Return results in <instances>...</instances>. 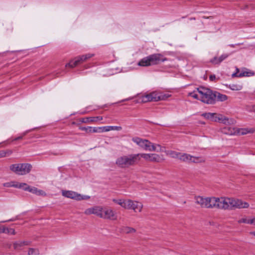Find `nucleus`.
Instances as JSON below:
<instances>
[{
  "mask_svg": "<svg viewBox=\"0 0 255 255\" xmlns=\"http://www.w3.org/2000/svg\"><path fill=\"white\" fill-rule=\"evenodd\" d=\"M198 93L200 94L201 101L207 104H214L215 103L216 95L214 92L210 89L201 86L197 89Z\"/></svg>",
  "mask_w": 255,
  "mask_h": 255,
  "instance_id": "f257e3e1",
  "label": "nucleus"
},
{
  "mask_svg": "<svg viewBox=\"0 0 255 255\" xmlns=\"http://www.w3.org/2000/svg\"><path fill=\"white\" fill-rule=\"evenodd\" d=\"M135 154H131L119 157L117 159L116 163L121 168H126L137 164Z\"/></svg>",
  "mask_w": 255,
  "mask_h": 255,
  "instance_id": "f03ea898",
  "label": "nucleus"
},
{
  "mask_svg": "<svg viewBox=\"0 0 255 255\" xmlns=\"http://www.w3.org/2000/svg\"><path fill=\"white\" fill-rule=\"evenodd\" d=\"M10 169L18 175H25L30 172L32 166L29 163H17L11 164Z\"/></svg>",
  "mask_w": 255,
  "mask_h": 255,
  "instance_id": "7ed1b4c3",
  "label": "nucleus"
},
{
  "mask_svg": "<svg viewBox=\"0 0 255 255\" xmlns=\"http://www.w3.org/2000/svg\"><path fill=\"white\" fill-rule=\"evenodd\" d=\"M217 202L216 197L203 198L198 196L196 198V203L202 208H215V203Z\"/></svg>",
  "mask_w": 255,
  "mask_h": 255,
  "instance_id": "20e7f679",
  "label": "nucleus"
},
{
  "mask_svg": "<svg viewBox=\"0 0 255 255\" xmlns=\"http://www.w3.org/2000/svg\"><path fill=\"white\" fill-rule=\"evenodd\" d=\"M217 202L215 203V208L220 209H232L233 198H216Z\"/></svg>",
  "mask_w": 255,
  "mask_h": 255,
  "instance_id": "39448f33",
  "label": "nucleus"
},
{
  "mask_svg": "<svg viewBox=\"0 0 255 255\" xmlns=\"http://www.w3.org/2000/svg\"><path fill=\"white\" fill-rule=\"evenodd\" d=\"M93 56V54L88 53L85 55L77 56L75 57L74 59L71 60L69 63H67L65 65V67H69L71 68L75 67L77 65L82 63L86 60L90 58Z\"/></svg>",
  "mask_w": 255,
  "mask_h": 255,
  "instance_id": "423d86ee",
  "label": "nucleus"
},
{
  "mask_svg": "<svg viewBox=\"0 0 255 255\" xmlns=\"http://www.w3.org/2000/svg\"><path fill=\"white\" fill-rule=\"evenodd\" d=\"M147 56L150 66L156 65L160 62H164L167 60L166 57H164L162 54L160 53L153 54Z\"/></svg>",
  "mask_w": 255,
  "mask_h": 255,
  "instance_id": "0eeeda50",
  "label": "nucleus"
},
{
  "mask_svg": "<svg viewBox=\"0 0 255 255\" xmlns=\"http://www.w3.org/2000/svg\"><path fill=\"white\" fill-rule=\"evenodd\" d=\"M143 208V205L137 201H133L130 199L127 200V204L126 209L133 210L135 212H141Z\"/></svg>",
  "mask_w": 255,
  "mask_h": 255,
  "instance_id": "6e6552de",
  "label": "nucleus"
},
{
  "mask_svg": "<svg viewBox=\"0 0 255 255\" xmlns=\"http://www.w3.org/2000/svg\"><path fill=\"white\" fill-rule=\"evenodd\" d=\"M140 100L142 103H146L151 101H158L162 100L163 98L161 96L157 95L155 92H152L149 94L142 95L140 98Z\"/></svg>",
  "mask_w": 255,
  "mask_h": 255,
  "instance_id": "1a4fd4ad",
  "label": "nucleus"
},
{
  "mask_svg": "<svg viewBox=\"0 0 255 255\" xmlns=\"http://www.w3.org/2000/svg\"><path fill=\"white\" fill-rule=\"evenodd\" d=\"M132 141L142 148L144 150H150L151 142L149 140L138 137H134L132 138Z\"/></svg>",
  "mask_w": 255,
  "mask_h": 255,
  "instance_id": "9d476101",
  "label": "nucleus"
},
{
  "mask_svg": "<svg viewBox=\"0 0 255 255\" xmlns=\"http://www.w3.org/2000/svg\"><path fill=\"white\" fill-rule=\"evenodd\" d=\"M202 116L206 119L211 120V121H218L225 124H226V121L228 120V119L223 118L222 116H221V117H217V115L215 113H205L202 114Z\"/></svg>",
  "mask_w": 255,
  "mask_h": 255,
  "instance_id": "9b49d317",
  "label": "nucleus"
},
{
  "mask_svg": "<svg viewBox=\"0 0 255 255\" xmlns=\"http://www.w3.org/2000/svg\"><path fill=\"white\" fill-rule=\"evenodd\" d=\"M179 160L188 163H198L199 162V158L198 157L191 156V155L187 153H181Z\"/></svg>",
  "mask_w": 255,
  "mask_h": 255,
  "instance_id": "f8f14e48",
  "label": "nucleus"
},
{
  "mask_svg": "<svg viewBox=\"0 0 255 255\" xmlns=\"http://www.w3.org/2000/svg\"><path fill=\"white\" fill-rule=\"evenodd\" d=\"M102 210L103 208L101 207L95 206L87 209L84 213L86 215L95 214L101 218L102 216Z\"/></svg>",
  "mask_w": 255,
  "mask_h": 255,
  "instance_id": "ddd939ff",
  "label": "nucleus"
},
{
  "mask_svg": "<svg viewBox=\"0 0 255 255\" xmlns=\"http://www.w3.org/2000/svg\"><path fill=\"white\" fill-rule=\"evenodd\" d=\"M62 194L65 197L75 199L78 201H80L81 199V194L72 191L63 190L62 192Z\"/></svg>",
  "mask_w": 255,
  "mask_h": 255,
  "instance_id": "4468645a",
  "label": "nucleus"
},
{
  "mask_svg": "<svg viewBox=\"0 0 255 255\" xmlns=\"http://www.w3.org/2000/svg\"><path fill=\"white\" fill-rule=\"evenodd\" d=\"M249 207V204L246 202H243L240 199H235L233 198L232 209L233 208L242 209L247 208Z\"/></svg>",
  "mask_w": 255,
  "mask_h": 255,
  "instance_id": "2eb2a0df",
  "label": "nucleus"
},
{
  "mask_svg": "<svg viewBox=\"0 0 255 255\" xmlns=\"http://www.w3.org/2000/svg\"><path fill=\"white\" fill-rule=\"evenodd\" d=\"M101 218L104 219L115 220L117 219V216L116 213L112 209H106L102 211V216Z\"/></svg>",
  "mask_w": 255,
  "mask_h": 255,
  "instance_id": "dca6fc26",
  "label": "nucleus"
},
{
  "mask_svg": "<svg viewBox=\"0 0 255 255\" xmlns=\"http://www.w3.org/2000/svg\"><path fill=\"white\" fill-rule=\"evenodd\" d=\"M237 72L234 73L232 74V77H242L244 76L246 77H250L253 76L254 75V73L252 72L251 71H244L241 73H239V70L238 68H237Z\"/></svg>",
  "mask_w": 255,
  "mask_h": 255,
  "instance_id": "f3484780",
  "label": "nucleus"
},
{
  "mask_svg": "<svg viewBox=\"0 0 255 255\" xmlns=\"http://www.w3.org/2000/svg\"><path fill=\"white\" fill-rule=\"evenodd\" d=\"M103 120V117L101 116L93 117H86L80 119V122L83 123H87L90 122H96L99 121Z\"/></svg>",
  "mask_w": 255,
  "mask_h": 255,
  "instance_id": "a211bd4d",
  "label": "nucleus"
},
{
  "mask_svg": "<svg viewBox=\"0 0 255 255\" xmlns=\"http://www.w3.org/2000/svg\"><path fill=\"white\" fill-rule=\"evenodd\" d=\"M119 232L122 234H131L135 233L136 230L131 227L122 226L119 228Z\"/></svg>",
  "mask_w": 255,
  "mask_h": 255,
  "instance_id": "6ab92c4d",
  "label": "nucleus"
},
{
  "mask_svg": "<svg viewBox=\"0 0 255 255\" xmlns=\"http://www.w3.org/2000/svg\"><path fill=\"white\" fill-rule=\"evenodd\" d=\"M135 156H136V164L138 163L141 158H143L145 160L150 161V153H137L135 154Z\"/></svg>",
  "mask_w": 255,
  "mask_h": 255,
  "instance_id": "aec40b11",
  "label": "nucleus"
},
{
  "mask_svg": "<svg viewBox=\"0 0 255 255\" xmlns=\"http://www.w3.org/2000/svg\"><path fill=\"white\" fill-rule=\"evenodd\" d=\"M150 161L154 162H161L164 160V158L159 155L155 153H150Z\"/></svg>",
  "mask_w": 255,
  "mask_h": 255,
  "instance_id": "412c9836",
  "label": "nucleus"
},
{
  "mask_svg": "<svg viewBox=\"0 0 255 255\" xmlns=\"http://www.w3.org/2000/svg\"><path fill=\"white\" fill-rule=\"evenodd\" d=\"M25 191H29L32 193L38 195H40L42 194V193L43 192L42 190H38L37 188L34 187H30L28 186L25 188Z\"/></svg>",
  "mask_w": 255,
  "mask_h": 255,
  "instance_id": "4be33fe9",
  "label": "nucleus"
},
{
  "mask_svg": "<svg viewBox=\"0 0 255 255\" xmlns=\"http://www.w3.org/2000/svg\"><path fill=\"white\" fill-rule=\"evenodd\" d=\"M214 94L216 95L215 102L218 101H225L227 99V96L225 95L222 94L218 92L215 91Z\"/></svg>",
  "mask_w": 255,
  "mask_h": 255,
  "instance_id": "5701e85b",
  "label": "nucleus"
},
{
  "mask_svg": "<svg viewBox=\"0 0 255 255\" xmlns=\"http://www.w3.org/2000/svg\"><path fill=\"white\" fill-rule=\"evenodd\" d=\"M113 201L114 203L120 205L122 207H123L126 209V208L127 206V200L122 199H113Z\"/></svg>",
  "mask_w": 255,
  "mask_h": 255,
  "instance_id": "b1692460",
  "label": "nucleus"
},
{
  "mask_svg": "<svg viewBox=\"0 0 255 255\" xmlns=\"http://www.w3.org/2000/svg\"><path fill=\"white\" fill-rule=\"evenodd\" d=\"M105 127H94L92 128L89 127V132H106L105 130Z\"/></svg>",
  "mask_w": 255,
  "mask_h": 255,
  "instance_id": "393cba45",
  "label": "nucleus"
},
{
  "mask_svg": "<svg viewBox=\"0 0 255 255\" xmlns=\"http://www.w3.org/2000/svg\"><path fill=\"white\" fill-rule=\"evenodd\" d=\"M137 65L139 66H149L150 63L149 62L148 56L143 58L139 61Z\"/></svg>",
  "mask_w": 255,
  "mask_h": 255,
  "instance_id": "a878e982",
  "label": "nucleus"
},
{
  "mask_svg": "<svg viewBox=\"0 0 255 255\" xmlns=\"http://www.w3.org/2000/svg\"><path fill=\"white\" fill-rule=\"evenodd\" d=\"M27 245L25 242H17L13 244V247L15 250H20L21 247Z\"/></svg>",
  "mask_w": 255,
  "mask_h": 255,
  "instance_id": "bb28decb",
  "label": "nucleus"
},
{
  "mask_svg": "<svg viewBox=\"0 0 255 255\" xmlns=\"http://www.w3.org/2000/svg\"><path fill=\"white\" fill-rule=\"evenodd\" d=\"M229 88L234 91H239L242 89L243 86L240 85L232 84L229 85Z\"/></svg>",
  "mask_w": 255,
  "mask_h": 255,
  "instance_id": "cd10ccee",
  "label": "nucleus"
},
{
  "mask_svg": "<svg viewBox=\"0 0 255 255\" xmlns=\"http://www.w3.org/2000/svg\"><path fill=\"white\" fill-rule=\"evenodd\" d=\"M239 223H245L248 224H253L254 223V219H247L246 218H242L238 221Z\"/></svg>",
  "mask_w": 255,
  "mask_h": 255,
  "instance_id": "c85d7f7f",
  "label": "nucleus"
},
{
  "mask_svg": "<svg viewBox=\"0 0 255 255\" xmlns=\"http://www.w3.org/2000/svg\"><path fill=\"white\" fill-rule=\"evenodd\" d=\"M255 131V129L254 128H242L241 129V134L242 135L246 134L248 133H253Z\"/></svg>",
  "mask_w": 255,
  "mask_h": 255,
  "instance_id": "c756f323",
  "label": "nucleus"
},
{
  "mask_svg": "<svg viewBox=\"0 0 255 255\" xmlns=\"http://www.w3.org/2000/svg\"><path fill=\"white\" fill-rule=\"evenodd\" d=\"M180 152H176L175 151H170L169 152V155L172 158H178L179 159Z\"/></svg>",
  "mask_w": 255,
  "mask_h": 255,
  "instance_id": "7c9ffc66",
  "label": "nucleus"
},
{
  "mask_svg": "<svg viewBox=\"0 0 255 255\" xmlns=\"http://www.w3.org/2000/svg\"><path fill=\"white\" fill-rule=\"evenodd\" d=\"M15 185L16 186H15V188L23 189L24 190H25V188L29 186V185L24 183H18L15 182Z\"/></svg>",
  "mask_w": 255,
  "mask_h": 255,
  "instance_id": "2f4dec72",
  "label": "nucleus"
},
{
  "mask_svg": "<svg viewBox=\"0 0 255 255\" xmlns=\"http://www.w3.org/2000/svg\"><path fill=\"white\" fill-rule=\"evenodd\" d=\"M156 147H159V150H161V146L159 144L154 145L153 143L151 142L150 150H148V151H156V150H157L158 151V150H157Z\"/></svg>",
  "mask_w": 255,
  "mask_h": 255,
  "instance_id": "473e14b6",
  "label": "nucleus"
},
{
  "mask_svg": "<svg viewBox=\"0 0 255 255\" xmlns=\"http://www.w3.org/2000/svg\"><path fill=\"white\" fill-rule=\"evenodd\" d=\"M3 186L4 187H15V186H16L15 185V182H6L4 183L3 184Z\"/></svg>",
  "mask_w": 255,
  "mask_h": 255,
  "instance_id": "72a5a7b5",
  "label": "nucleus"
},
{
  "mask_svg": "<svg viewBox=\"0 0 255 255\" xmlns=\"http://www.w3.org/2000/svg\"><path fill=\"white\" fill-rule=\"evenodd\" d=\"M27 131H25L20 134V135L12 139V141H16L23 139V137L27 134Z\"/></svg>",
  "mask_w": 255,
  "mask_h": 255,
  "instance_id": "f704fd0d",
  "label": "nucleus"
},
{
  "mask_svg": "<svg viewBox=\"0 0 255 255\" xmlns=\"http://www.w3.org/2000/svg\"><path fill=\"white\" fill-rule=\"evenodd\" d=\"M210 62L214 65H219L220 64V62L219 61V57H214L210 60Z\"/></svg>",
  "mask_w": 255,
  "mask_h": 255,
  "instance_id": "c9c22d12",
  "label": "nucleus"
},
{
  "mask_svg": "<svg viewBox=\"0 0 255 255\" xmlns=\"http://www.w3.org/2000/svg\"><path fill=\"white\" fill-rule=\"evenodd\" d=\"M229 56V54H223L221 56H220L219 57V62H220V63L223 61H224V60L227 59L228 57Z\"/></svg>",
  "mask_w": 255,
  "mask_h": 255,
  "instance_id": "e433bc0d",
  "label": "nucleus"
},
{
  "mask_svg": "<svg viewBox=\"0 0 255 255\" xmlns=\"http://www.w3.org/2000/svg\"><path fill=\"white\" fill-rule=\"evenodd\" d=\"M5 234H10V235H15V232L13 229L7 228V230L6 231Z\"/></svg>",
  "mask_w": 255,
  "mask_h": 255,
  "instance_id": "4c0bfd02",
  "label": "nucleus"
},
{
  "mask_svg": "<svg viewBox=\"0 0 255 255\" xmlns=\"http://www.w3.org/2000/svg\"><path fill=\"white\" fill-rule=\"evenodd\" d=\"M36 250L32 249V248H30L28 250V255H34L36 254Z\"/></svg>",
  "mask_w": 255,
  "mask_h": 255,
  "instance_id": "58836bf2",
  "label": "nucleus"
},
{
  "mask_svg": "<svg viewBox=\"0 0 255 255\" xmlns=\"http://www.w3.org/2000/svg\"><path fill=\"white\" fill-rule=\"evenodd\" d=\"M105 130L109 131L110 130H114V126H105Z\"/></svg>",
  "mask_w": 255,
  "mask_h": 255,
  "instance_id": "ea45409f",
  "label": "nucleus"
},
{
  "mask_svg": "<svg viewBox=\"0 0 255 255\" xmlns=\"http://www.w3.org/2000/svg\"><path fill=\"white\" fill-rule=\"evenodd\" d=\"M7 230V228L3 227L0 228V233H5L6 231Z\"/></svg>",
  "mask_w": 255,
  "mask_h": 255,
  "instance_id": "a19ab883",
  "label": "nucleus"
},
{
  "mask_svg": "<svg viewBox=\"0 0 255 255\" xmlns=\"http://www.w3.org/2000/svg\"><path fill=\"white\" fill-rule=\"evenodd\" d=\"M190 95L196 99H199L198 95L197 94L194 93H191L190 94Z\"/></svg>",
  "mask_w": 255,
  "mask_h": 255,
  "instance_id": "79ce46f5",
  "label": "nucleus"
},
{
  "mask_svg": "<svg viewBox=\"0 0 255 255\" xmlns=\"http://www.w3.org/2000/svg\"><path fill=\"white\" fill-rule=\"evenodd\" d=\"M80 200H87V199H88L90 198V196H86V195H81V197H80Z\"/></svg>",
  "mask_w": 255,
  "mask_h": 255,
  "instance_id": "37998d69",
  "label": "nucleus"
},
{
  "mask_svg": "<svg viewBox=\"0 0 255 255\" xmlns=\"http://www.w3.org/2000/svg\"><path fill=\"white\" fill-rule=\"evenodd\" d=\"M6 156V152L4 151H0V158Z\"/></svg>",
  "mask_w": 255,
  "mask_h": 255,
  "instance_id": "c03bdc74",
  "label": "nucleus"
},
{
  "mask_svg": "<svg viewBox=\"0 0 255 255\" xmlns=\"http://www.w3.org/2000/svg\"><path fill=\"white\" fill-rule=\"evenodd\" d=\"M216 79V76L215 75H211L209 76V79L211 81H213Z\"/></svg>",
  "mask_w": 255,
  "mask_h": 255,
  "instance_id": "a18cd8bd",
  "label": "nucleus"
},
{
  "mask_svg": "<svg viewBox=\"0 0 255 255\" xmlns=\"http://www.w3.org/2000/svg\"><path fill=\"white\" fill-rule=\"evenodd\" d=\"M81 130H84V131H88L89 130V127H88V128H86V127H80L79 128Z\"/></svg>",
  "mask_w": 255,
  "mask_h": 255,
  "instance_id": "49530a36",
  "label": "nucleus"
},
{
  "mask_svg": "<svg viewBox=\"0 0 255 255\" xmlns=\"http://www.w3.org/2000/svg\"><path fill=\"white\" fill-rule=\"evenodd\" d=\"M227 130V128H224V131H223L226 134H233V133L232 132V131H227L226 130Z\"/></svg>",
  "mask_w": 255,
  "mask_h": 255,
  "instance_id": "de8ad7c7",
  "label": "nucleus"
},
{
  "mask_svg": "<svg viewBox=\"0 0 255 255\" xmlns=\"http://www.w3.org/2000/svg\"><path fill=\"white\" fill-rule=\"evenodd\" d=\"M122 128L121 127L119 126H114V130H121Z\"/></svg>",
  "mask_w": 255,
  "mask_h": 255,
  "instance_id": "09e8293b",
  "label": "nucleus"
},
{
  "mask_svg": "<svg viewBox=\"0 0 255 255\" xmlns=\"http://www.w3.org/2000/svg\"><path fill=\"white\" fill-rule=\"evenodd\" d=\"M108 107V105H105L104 106H101V107L98 106L96 108H94V109H93V110H96V109L103 108L104 107Z\"/></svg>",
  "mask_w": 255,
  "mask_h": 255,
  "instance_id": "8fccbe9b",
  "label": "nucleus"
},
{
  "mask_svg": "<svg viewBox=\"0 0 255 255\" xmlns=\"http://www.w3.org/2000/svg\"><path fill=\"white\" fill-rule=\"evenodd\" d=\"M13 221H14V219H9V220H7V221H2L1 222L2 223H5V222H6Z\"/></svg>",
  "mask_w": 255,
  "mask_h": 255,
  "instance_id": "3c124183",
  "label": "nucleus"
},
{
  "mask_svg": "<svg viewBox=\"0 0 255 255\" xmlns=\"http://www.w3.org/2000/svg\"><path fill=\"white\" fill-rule=\"evenodd\" d=\"M250 234L253 235H254L255 236V232H250Z\"/></svg>",
  "mask_w": 255,
  "mask_h": 255,
  "instance_id": "603ef678",
  "label": "nucleus"
},
{
  "mask_svg": "<svg viewBox=\"0 0 255 255\" xmlns=\"http://www.w3.org/2000/svg\"><path fill=\"white\" fill-rule=\"evenodd\" d=\"M229 46L232 47H235V45H234V44H230V45H229Z\"/></svg>",
  "mask_w": 255,
  "mask_h": 255,
  "instance_id": "864d4df0",
  "label": "nucleus"
},
{
  "mask_svg": "<svg viewBox=\"0 0 255 255\" xmlns=\"http://www.w3.org/2000/svg\"><path fill=\"white\" fill-rule=\"evenodd\" d=\"M190 20H195V17H191L190 18Z\"/></svg>",
  "mask_w": 255,
  "mask_h": 255,
  "instance_id": "5fc2aeb1",
  "label": "nucleus"
},
{
  "mask_svg": "<svg viewBox=\"0 0 255 255\" xmlns=\"http://www.w3.org/2000/svg\"><path fill=\"white\" fill-rule=\"evenodd\" d=\"M203 18H208V17H205V16H203Z\"/></svg>",
  "mask_w": 255,
  "mask_h": 255,
  "instance_id": "6e6d98bb",
  "label": "nucleus"
},
{
  "mask_svg": "<svg viewBox=\"0 0 255 255\" xmlns=\"http://www.w3.org/2000/svg\"><path fill=\"white\" fill-rule=\"evenodd\" d=\"M253 224L255 226V219H254V223Z\"/></svg>",
  "mask_w": 255,
  "mask_h": 255,
  "instance_id": "4d7b16f0",
  "label": "nucleus"
},
{
  "mask_svg": "<svg viewBox=\"0 0 255 255\" xmlns=\"http://www.w3.org/2000/svg\"><path fill=\"white\" fill-rule=\"evenodd\" d=\"M86 113V112H83V113H82V114H85Z\"/></svg>",
  "mask_w": 255,
  "mask_h": 255,
  "instance_id": "13d9d810",
  "label": "nucleus"
},
{
  "mask_svg": "<svg viewBox=\"0 0 255 255\" xmlns=\"http://www.w3.org/2000/svg\"><path fill=\"white\" fill-rule=\"evenodd\" d=\"M254 110H255V106L254 107Z\"/></svg>",
  "mask_w": 255,
  "mask_h": 255,
  "instance_id": "bf43d9fd",
  "label": "nucleus"
}]
</instances>
